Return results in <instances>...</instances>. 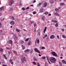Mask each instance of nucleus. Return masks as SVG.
<instances>
[{
    "label": "nucleus",
    "mask_w": 66,
    "mask_h": 66,
    "mask_svg": "<svg viewBox=\"0 0 66 66\" xmlns=\"http://www.w3.org/2000/svg\"><path fill=\"white\" fill-rule=\"evenodd\" d=\"M51 59L52 60V61H51L50 59H48V61H50L52 63H55V61H56V60L55 58L54 57H51Z\"/></svg>",
    "instance_id": "f257e3e1"
},
{
    "label": "nucleus",
    "mask_w": 66,
    "mask_h": 66,
    "mask_svg": "<svg viewBox=\"0 0 66 66\" xmlns=\"http://www.w3.org/2000/svg\"><path fill=\"white\" fill-rule=\"evenodd\" d=\"M21 62L22 63H23V62H24V61H25V62H26V61H27V59H26V58L25 57H23V59H21Z\"/></svg>",
    "instance_id": "f03ea898"
},
{
    "label": "nucleus",
    "mask_w": 66,
    "mask_h": 66,
    "mask_svg": "<svg viewBox=\"0 0 66 66\" xmlns=\"http://www.w3.org/2000/svg\"><path fill=\"white\" fill-rule=\"evenodd\" d=\"M51 53L53 56H54L56 57H57L58 56L57 54H56V53L54 52H51Z\"/></svg>",
    "instance_id": "7ed1b4c3"
},
{
    "label": "nucleus",
    "mask_w": 66,
    "mask_h": 66,
    "mask_svg": "<svg viewBox=\"0 0 66 66\" xmlns=\"http://www.w3.org/2000/svg\"><path fill=\"white\" fill-rule=\"evenodd\" d=\"M10 23L11 25H12V26H13L14 24H15V22H14L13 21H12L10 22Z\"/></svg>",
    "instance_id": "20e7f679"
},
{
    "label": "nucleus",
    "mask_w": 66,
    "mask_h": 66,
    "mask_svg": "<svg viewBox=\"0 0 66 66\" xmlns=\"http://www.w3.org/2000/svg\"><path fill=\"white\" fill-rule=\"evenodd\" d=\"M13 2H14V1H13L12 0H11L9 2L10 5H12L13 4Z\"/></svg>",
    "instance_id": "39448f33"
},
{
    "label": "nucleus",
    "mask_w": 66,
    "mask_h": 66,
    "mask_svg": "<svg viewBox=\"0 0 66 66\" xmlns=\"http://www.w3.org/2000/svg\"><path fill=\"white\" fill-rule=\"evenodd\" d=\"M35 50L36 52H38V53H40V52H39V50H38L36 48H35Z\"/></svg>",
    "instance_id": "423d86ee"
},
{
    "label": "nucleus",
    "mask_w": 66,
    "mask_h": 66,
    "mask_svg": "<svg viewBox=\"0 0 66 66\" xmlns=\"http://www.w3.org/2000/svg\"><path fill=\"white\" fill-rule=\"evenodd\" d=\"M55 38V36L53 35H51L50 37V38L51 39H53Z\"/></svg>",
    "instance_id": "0eeeda50"
},
{
    "label": "nucleus",
    "mask_w": 66,
    "mask_h": 66,
    "mask_svg": "<svg viewBox=\"0 0 66 66\" xmlns=\"http://www.w3.org/2000/svg\"><path fill=\"white\" fill-rule=\"evenodd\" d=\"M33 60L34 61H37V57H33Z\"/></svg>",
    "instance_id": "6e6552de"
},
{
    "label": "nucleus",
    "mask_w": 66,
    "mask_h": 66,
    "mask_svg": "<svg viewBox=\"0 0 66 66\" xmlns=\"http://www.w3.org/2000/svg\"><path fill=\"white\" fill-rule=\"evenodd\" d=\"M30 51V50H29V49L26 50L24 51V52L25 53H28V52H29Z\"/></svg>",
    "instance_id": "1a4fd4ad"
},
{
    "label": "nucleus",
    "mask_w": 66,
    "mask_h": 66,
    "mask_svg": "<svg viewBox=\"0 0 66 66\" xmlns=\"http://www.w3.org/2000/svg\"><path fill=\"white\" fill-rule=\"evenodd\" d=\"M13 42L12 41V40H9L8 42V44H12Z\"/></svg>",
    "instance_id": "9d476101"
},
{
    "label": "nucleus",
    "mask_w": 66,
    "mask_h": 66,
    "mask_svg": "<svg viewBox=\"0 0 66 66\" xmlns=\"http://www.w3.org/2000/svg\"><path fill=\"white\" fill-rule=\"evenodd\" d=\"M47 6V3H44V5H43V7H46Z\"/></svg>",
    "instance_id": "9b49d317"
},
{
    "label": "nucleus",
    "mask_w": 66,
    "mask_h": 66,
    "mask_svg": "<svg viewBox=\"0 0 66 66\" xmlns=\"http://www.w3.org/2000/svg\"><path fill=\"white\" fill-rule=\"evenodd\" d=\"M13 53L14 54H15L16 55H18V53H17V52H16V51H13Z\"/></svg>",
    "instance_id": "f8f14e48"
},
{
    "label": "nucleus",
    "mask_w": 66,
    "mask_h": 66,
    "mask_svg": "<svg viewBox=\"0 0 66 66\" xmlns=\"http://www.w3.org/2000/svg\"><path fill=\"white\" fill-rule=\"evenodd\" d=\"M2 64L3 66H7V65L5 64V62H3L2 63Z\"/></svg>",
    "instance_id": "ddd939ff"
},
{
    "label": "nucleus",
    "mask_w": 66,
    "mask_h": 66,
    "mask_svg": "<svg viewBox=\"0 0 66 66\" xmlns=\"http://www.w3.org/2000/svg\"><path fill=\"white\" fill-rule=\"evenodd\" d=\"M43 11H44V9H42L39 10L40 12L41 13L43 12Z\"/></svg>",
    "instance_id": "4468645a"
},
{
    "label": "nucleus",
    "mask_w": 66,
    "mask_h": 66,
    "mask_svg": "<svg viewBox=\"0 0 66 66\" xmlns=\"http://www.w3.org/2000/svg\"><path fill=\"white\" fill-rule=\"evenodd\" d=\"M46 30H47V27H45L44 29V33H45V32H46Z\"/></svg>",
    "instance_id": "2eb2a0df"
},
{
    "label": "nucleus",
    "mask_w": 66,
    "mask_h": 66,
    "mask_svg": "<svg viewBox=\"0 0 66 66\" xmlns=\"http://www.w3.org/2000/svg\"><path fill=\"white\" fill-rule=\"evenodd\" d=\"M62 63L63 64H66V61H64L63 60L62 61Z\"/></svg>",
    "instance_id": "dca6fc26"
},
{
    "label": "nucleus",
    "mask_w": 66,
    "mask_h": 66,
    "mask_svg": "<svg viewBox=\"0 0 66 66\" xmlns=\"http://www.w3.org/2000/svg\"><path fill=\"white\" fill-rule=\"evenodd\" d=\"M21 47L22 48V49H23V50H24V49H25V47H24V45H21Z\"/></svg>",
    "instance_id": "f3484780"
},
{
    "label": "nucleus",
    "mask_w": 66,
    "mask_h": 66,
    "mask_svg": "<svg viewBox=\"0 0 66 66\" xmlns=\"http://www.w3.org/2000/svg\"><path fill=\"white\" fill-rule=\"evenodd\" d=\"M16 31L17 32H20V30L18 29H16Z\"/></svg>",
    "instance_id": "a211bd4d"
},
{
    "label": "nucleus",
    "mask_w": 66,
    "mask_h": 66,
    "mask_svg": "<svg viewBox=\"0 0 66 66\" xmlns=\"http://www.w3.org/2000/svg\"><path fill=\"white\" fill-rule=\"evenodd\" d=\"M54 15H56V16H60V14L57 13V12L55 13H54Z\"/></svg>",
    "instance_id": "6ab92c4d"
},
{
    "label": "nucleus",
    "mask_w": 66,
    "mask_h": 66,
    "mask_svg": "<svg viewBox=\"0 0 66 66\" xmlns=\"http://www.w3.org/2000/svg\"><path fill=\"white\" fill-rule=\"evenodd\" d=\"M4 10L3 7H2L0 8V11H2V10Z\"/></svg>",
    "instance_id": "aec40b11"
},
{
    "label": "nucleus",
    "mask_w": 66,
    "mask_h": 66,
    "mask_svg": "<svg viewBox=\"0 0 66 66\" xmlns=\"http://www.w3.org/2000/svg\"><path fill=\"white\" fill-rule=\"evenodd\" d=\"M45 59L46 58L45 56L41 58V60H45Z\"/></svg>",
    "instance_id": "412c9836"
},
{
    "label": "nucleus",
    "mask_w": 66,
    "mask_h": 66,
    "mask_svg": "<svg viewBox=\"0 0 66 66\" xmlns=\"http://www.w3.org/2000/svg\"><path fill=\"white\" fill-rule=\"evenodd\" d=\"M11 18L12 20H14L15 19V18L14 16H11Z\"/></svg>",
    "instance_id": "4be33fe9"
},
{
    "label": "nucleus",
    "mask_w": 66,
    "mask_h": 66,
    "mask_svg": "<svg viewBox=\"0 0 66 66\" xmlns=\"http://www.w3.org/2000/svg\"><path fill=\"white\" fill-rule=\"evenodd\" d=\"M3 56L5 58V59L6 60H7V58H6V56H5V55L4 54L3 55Z\"/></svg>",
    "instance_id": "5701e85b"
},
{
    "label": "nucleus",
    "mask_w": 66,
    "mask_h": 66,
    "mask_svg": "<svg viewBox=\"0 0 66 66\" xmlns=\"http://www.w3.org/2000/svg\"><path fill=\"white\" fill-rule=\"evenodd\" d=\"M42 3H39L37 5V7H38V6H40V5L41 4H42Z\"/></svg>",
    "instance_id": "b1692460"
},
{
    "label": "nucleus",
    "mask_w": 66,
    "mask_h": 66,
    "mask_svg": "<svg viewBox=\"0 0 66 66\" xmlns=\"http://www.w3.org/2000/svg\"><path fill=\"white\" fill-rule=\"evenodd\" d=\"M10 62L11 64H13V62L12 60H10Z\"/></svg>",
    "instance_id": "393cba45"
},
{
    "label": "nucleus",
    "mask_w": 66,
    "mask_h": 66,
    "mask_svg": "<svg viewBox=\"0 0 66 66\" xmlns=\"http://www.w3.org/2000/svg\"><path fill=\"white\" fill-rule=\"evenodd\" d=\"M47 61L48 62V63L49 64H51V63L49 61V59L48 58H47Z\"/></svg>",
    "instance_id": "a878e982"
},
{
    "label": "nucleus",
    "mask_w": 66,
    "mask_h": 66,
    "mask_svg": "<svg viewBox=\"0 0 66 66\" xmlns=\"http://www.w3.org/2000/svg\"><path fill=\"white\" fill-rule=\"evenodd\" d=\"M33 49H31V50L30 51V54H32V53H33Z\"/></svg>",
    "instance_id": "bb28decb"
},
{
    "label": "nucleus",
    "mask_w": 66,
    "mask_h": 66,
    "mask_svg": "<svg viewBox=\"0 0 66 66\" xmlns=\"http://www.w3.org/2000/svg\"><path fill=\"white\" fill-rule=\"evenodd\" d=\"M14 37L15 39V40H17V36H15Z\"/></svg>",
    "instance_id": "cd10ccee"
},
{
    "label": "nucleus",
    "mask_w": 66,
    "mask_h": 66,
    "mask_svg": "<svg viewBox=\"0 0 66 66\" xmlns=\"http://www.w3.org/2000/svg\"><path fill=\"white\" fill-rule=\"evenodd\" d=\"M31 42H28V46H30V45H31Z\"/></svg>",
    "instance_id": "c85d7f7f"
},
{
    "label": "nucleus",
    "mask_w": 66,
    "mask_h": 66,
    "mask_svg": "<svg viewBox=\"0 0 66 66\" xmlns=\"http://www.w3.org/2000/svg\"><path fill=\"white\" fill-rule=\"evenodd\" d=\"M62 37H63V38H66V36L65 35H62Z\"/></svg>",
    "instance_id": "c756f323"
},
{
    "label": "nucleus",
    "mask_w": 66,
    "mask_h": 66,
    "mask_svg": "<svg viewBox=\"0 0 66 66\" xmlns=\"http://www.w3.org/2000/svg\"><path fill=\"white\" fill-rule=\"evenodd\" d=\"M47 36V35L46 34L44 36V37H43V38H45Z\"/></svg>",
    "instance_id": "7c9ffc66"
},
{
    "label": "nucleus",
    "mask_w": 66,
    "mask_h": 66,
    "mask_svg": "<svg viewBox=\"0 0 66 66\" xmlns=\"http://www.w3.org/2000/svg\"><path fill=\"white\" fill-rule=\"evenodd\" d=\"M9 10H10V11H12V10H13V8H9Z\"/></svg>",
    "instance_id": "2f4dec72"
},
{
    "label": "nucleus",
    "mask_w": 66,
    "mask_h": 66,
    "mask_svg": "<svg viewBox=\"0 0 66 66\" xmlns=\"http://www.w3.org/2000/svg\"><path fill=\"white\" fill-rule=\"evenodd\" d=\"M45 66H48V62H47L45 63Z\"/></svg>",
    "instance_id": "473e14b6"
},
{
    "label": "nucleus",
    "mask_w": 66,
    "mask_h": 66,
    "mask_svg": "<svg viewBox=\"0 0 66 66\" xmlns=\"http://www.w3.org/2000/svg\"><path fill=\"white\" fill-rule=\"evenodd\" d=\"M59 65H60V66H62V63L61 62H59Z\"/></svg>",
    "instance_id": "72a5a7b5"
},
{
    "label": "nucleus",
    "mask_w": 66,
    "mask_h": 66,
    "mask_svg": "<svg viewBox=\"0 0 66 66\" xmlns=\"http://www.w3.org/2000/svg\"><path fill=\"white\" fill-rule=\"evenodd\" d=\"M37 44H39V39H37Z\"/></svg>",
    "instance_id": "f704fd0d"
},
{
    "label": "nucleus",
    "mask_w": 66,
    "mask_h": 66,
    "mask_svg": "<svg viewBox=\"0 0 66 66\" xmlns=\"http://www.w3.org/2000/svg\"><path fill=\"white\" fill-rule=\"evenodd\" d=\"M60 9V8H58V9H55V10L56 11H59Z\"/></svg>",
    "instance_id": "c9c22d12"
},
{
    "label": "nucleus",
    "mask_w": 66,
    "mask_h": 66,
    "mask_svg": "<svg viewBox=\"0 0 66 66\" xmlns=\"http://www.w3.org/2000/svg\"><path fill=\"white\" fill-rule=\"evenodd\" d=\"M65 5V4H64V3H62L61 4H60V5Z\"/></svg>",
    "instance_id": "e433bc0d"
},
{
    "label": "nucleus",
    "mask_w": 66,
    "mask_h": 66,
    "mask_svg": "<svg viewBox=\"0 0 66 66\" xmlns=\"http://www.w3.org/2000/svg\"><path fill=\"white\" fill-rule=\"evenodd\" d=\"M29 40V38H27L26 39V40H25V42H28Z\"/></svg>",
    "instance_id": "4c0bfd02"
},
{
    "label": "nucleus",
    "mask_w": 66,
    "mask_h": 66,
    "mask_svg": "<svg viewBox=\"0 0 66 66\" xmlns=\"http://www.w3.org/2000/svg\"><path fill=\"white\" fill-rule=\"evenodd\" d=\"M0 51L1 52H3V50L2 48H0Z\"/></svg>",
    "instance_id": "58836bf2"
},
{
    "label": "nucleus",
    "mask_w": 66,
    "mask_h": 66,
    "mask_svg": "<svg viewBox=\"0 0 66 66\" xmlns=\"http://www.w3.org/2000/svg\"><path fill=\"white\" fill-rule=\"evenodd\" d=\"M20 43L21 44H23L24 43L23 41H21Z\"/></svg>",
    "instance_id": "ea45409f"
},
{
    "label": "nucleus",
    "mask_w": 66,
    "mask_h": 66,
    "mask_svg": "<svg viewBox=\"0 0 66 66\" xmlns=\"http://www.w3.org/2000/svg\"><path fill=\"white\" fill-rule=\"evenodd\" d=\"M55 26L56 27H58V24L57 23H56L55 25Z\"/></svg>",
    "instance_id": "a19ab883"
},
{
    "label": "nucleus",
    "mask_w": 66,
    "mask_h": 66,
    "mask_svg": "<svg viewBox=\"0 0 66 66\" xmlns=\"http://www.w3.org/2000/svg\"><path fill=\"white\" fill-rule=\"evenodd\" d=\"M45 15H47L48 14V12H46L44 13Z\"/></svg>",
    "instance_id": "79ce46f5"
},
{
    "label": "nucleus",
    "mask_w": 66,
    "mask_h": 66,
    "mask_svg": "<svg viewBox=\"0 0 66 66\" xmlns=\"http://www.w3.org/2000/svg\"><path fill=\"white\" fill-rule=\"evenodd\" d=\"M37 65L38 66H40V64H39V63H37Z\"/></svg>",
    "instance_id": "37998d69"
},
{
    "label": "nucleus",
    "mask_w": 66,
    "mask_h": 66,
    "mask_svg": "<svg viewBox=\"0 0 66 66\" xmlns=\"http://www.w3.org/2000/svg\"><path fill=\"white\" fill-rule=\"evenodd\" d=\"M33 64L34 65H36V63H35V62H33Z\"/></svg>",
    "instance_id": "c03bdc74"
},
{
    "label": "nucleus",
    "mask_w": 66,
    "mask_h": 66,
    "mask_svg": "<svg viewBox=\"0 0 66 66\" xmlns=\"http://www.w3.org/2000/svg\"><path fill=\"white\" fill-rule=\"evenodd\" d=\"M46 40H49V37H47Z\"/></svg>",
    "instance_id": "a18cd8bd"
},
{
    "label": "nucleus",
    "mask_w": 66,
    "mask_h": 66,
    "mask_svg": "<svg viewBox=\"0 0 66 66\" xmlns=\"http://www.w3.org/2000/svg\"><path fill=\"white\" fill-rule=\"evenodd\" d=\"M53 22L54 23H57V21H56V20L54 21Z\"/></svg>",
    "instance_id": "49530a36"
},
{
    "label": "nucleus",
    "mask_w": 66,
    "mask_h": 66,
    "mask_svg": "<svg viewBox=\"0 0 66 66\" xmlns=\"http://www.w3.org/2000/svg\"><path fill=\"white\" fill-rule=\"evenodd\" d=\"M22 10L23 11H24V10H25V9L24 8V7H23L22 8Z\"/></svg>",
    "instance_id": "de8ad7c7"
},
{
    "label": "nucleus",
    "mask_w": 66,
    "mask_h": 66,
    "mask_svg": "<svg viewBox=\"0 0 66 66\" xmlns=\"http://www.w3.org/2000/svg\"><path fill=\"white\" fill-rule=\"evenodd\" d=\"M8 53L10 54L11 53V51H8Z\"/></svg>",
    "instance_id": "09e8293b"
},
{
    "label": "nucleus",
    "mask_w": 66,
    "mask_h": 66,
    "mask_svg": "<svg viewBox=\"0 0 66 66\" xmlns=\"http://www.w3.org/2000/svg\"><path fill=\"white\" fill-rule=\"evenodd\" d=\"M34 27H35L36 26V24H34Z\"/></svg>",
    "instance_id": "8fccbe9b"
},
{
    "label": "nucleus",
    "mask_w": 66,
    "mask_h": 66,
    "mask_svg": "<svg viewBox=\"0 0 66 66\" xmlns=\"http://www.w3.org/2000/svg\"><path fill=\"white\" fill-rule=\"evenodd\" d=\"M2 30H0V33L1 34V33H2Z\"/></svg>",
    "instance_id": "3c124183"
},
{
    "label": "nucleus",
    "mask_w": 66,
    "mask_h": 66,
    "mask_svg": "<svg viewBox=\"0 0 66 66\" xmlns=\"http://www.w3.org/2000/svg\"><path fill=\"white\" fill-rule=\"evenodd\" d=\"M42 49L43 50H44V49H45V47H42Z\"/></svg>",
    "instance_id": "603ef678"
},
{
    "label": "nucleus",
    "mask_w": 66,
    "mask_h": 66,
    "mask_svg": "<svg viewBox=\"0 0 66 66\" xmlns=\"http://www.w3.org/2000/svg\"><path fill=\"white\" fill-rule=\"evenodd\" d=\"M33 14H36V12H33Z\"/></svg>",
    "instance_id": "864d4df0"
},
{
    "label": "nucleus",
    "mask_w": 66,
    "mask_h": 66,
    "mask_svg": "<svg viewBox=\"0 0 66 66\" xmlns=\"http://www.w3.org/2000/svg\"><path fill=\"white\" fill-rule=\"evenodd\" d=\"M57 37L58 39H60V37H59V36H57Z\"/></svg>",
    "instance_id": "5fc2aeb1"
},
{
    "label": "nucleus",
    "mask_w": 66,
    "mask_h": 66,
    "mask_svg": "<svg viewBox=\"0 0 66 66\" xmlns=\"http://www.w3.org/2000/svg\"><path fill=\"white\" fill-rule=\"evenodd\" d=\"M62 32L64 31V29H62Z\"/></svg>",
    "instance_id": "6e6d98bb"
},
{
    "label": "nucleus",
    "mask_w": 66,
    "mask_h": 66,
    "mask_svg": "<svg viewBox=\"0 0 66 66\" xmlns=\"http://www.w3.org/2000/svg\"><path fill=\"white\" fill-rule=\"evenodd\" d=\"M6 48L7 49H8V50H9V49H10V48H9V47H6Z\"/></svg>",
    "instance_id": "4d7b16f0"
},
{
    "label": "nucleus",
    "mask_w": 66,
    "mask_h": 66,
    "mask_svg": "<svg viewBox=\"0 0 66 66\" xmlns=\"http://www.w3.org/2000/svg\"><path fill=\"white\" fill-rule=\"evenodd\" d=\"M63 54L61 53V55H60V56H63Z\"/></svg>",
    "instance_id": "13d9d810"
},
{
    "label": "nucleus",
    "mask_w": 66,
    "mask_h": 66,
    "mask_svg": "<svg viewBox=\"0 0 66 66\" xmlns=\"http://www.w3.org/2000/svg\"><path fill=\"white\" fill-rule=\"evenodd\" d=\"M31 23H32V24H33V23H34V22L33 21H31Z\"/></svg>",
    "instance_id": "bf43d9fd"
},
{
    "label": "nucleus",
    "mask_w": 66,
    "mask_h": 66,
    "mask_svg": "<svg viewBox=\"0 0 66 66\" xmlns=\"http://www.w3.org/2000/svg\"><path fill=\"white\" fill-rule=\"evenodd\" d=\"M51 14L49 13L48 14V16H51Z\"/></svg>",
    "instance_id": "052dcab7"
},
{
    "label": "nucleus",
    "mask_w": 66,
    "mask_h": 66,
    "mask_svg": "<svg viewBox=\"0 0 66 66\" xmlns=\"http://www.w3.org/2000/svg\"><path fill=\"white\" fill-rule=\"evenodd\" d=\"M1 26H2V25H1V23H0V28H1Z\"/></svg>",
    "instance_id": "680f3d73"
},
{
    "label": "nucleus",
    "mask_w": 66,
    "mask_h": 66,
    "mask_svg": "<svg viewBox=\"0 0 66 66\" xmlns=\"http://www.w3.org/2000/svg\"><path fill=\"white\" fill-rule=\"evenodd\" d=\"M42 18L43 19V20H44V19H45V18H44V17H42Z\"/></svg>",
    "instance_id": "e2e57ef3"
},
{
    "label": "nucleus",
    "mask_w": 66,
    "mask_h": 66,
    "mask_svg": "<svg viewBox=\"0 0 66 66\" xmlns=\"http://www.w3.org/2000/svg\"><path fill=\"white\" fill-rule=\"evenodd\" d=\"M29 9V7H27V8L26 10H28V9Z\"/></svg>",
    "instance_id": "0e129e2a"
},
{
    "label": "nucleus",
    "mask_w": 66,
    "mask_h": 66,
    "mask_svg": "<svg viewBox=\"0 0 66 66\" xmlns=\"http://www.w3.org/2000/svg\"><path fill=\"white\" fill-rule=\"evenodd\" d=\"M36 2V1L35 0H34L33 1V2L34 3H35Z\"/></svg>",
    "instance_id": "69168bd1"
},
{
    "label": "nucleus",
    "mask_w": 66,
    "mask_h": 66,
    "mask_svg": "<svg viewBox=\"0 0 66 66\" xmlns=\"http://www.w3.org/2000/svg\"><path fill=\"white\" fill-rule=\"evenodd\" d=\"M34 32H36V29H35L34 31Z\"/></svg>",
    "instance_id": "338daca9"
},
{
    "label": "nucleus",
    "mask_w": 66,
    "mask_h": 66,
    "mask_svg": "<svg viewBox=\"0 0 66 66\" xmlns=\"http://www.w3.org/2000/svg\"><path fill=\"white\" fill-rule=\"evenodd\" d=\"M31 6L33 7V5H30Z\"/></svg>",
    "instance_id": "774afa93"
}]
</instances>
